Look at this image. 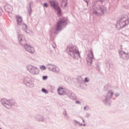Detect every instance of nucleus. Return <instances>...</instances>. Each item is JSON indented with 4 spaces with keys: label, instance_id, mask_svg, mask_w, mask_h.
I'll list each match as a JSON object with an SVG mask.
<instances>
[{
    "label": "nucleus",
    "instance_id": "35",
    "mask_svg": "<svg viewBox=\"0 0 129 129\" xmlns=\"http://www.w3.org/2000/svg\"><path fill=\"white\" fill-rule=\"evenodd\" d=\"M115 95L116 97H118V96H119V93H117L115 94Z\"/></svg>",
    "mask_w": 129,
    "mask_h": 129
},
{
    "label": "nucleus",
    "instance_id": "30",
    "mask_svg": "<svg viewBox=\"0 0 129 129\" xmlns=\"http://www.w3.org/2000/svg\"><path fill=\"white\" fill-rule=\"evenodd\" d=\"M43 6L45 7V8H48L49 6L48 5V3H45L43 4Z\"/></svg>",
    "mask_w": 129,
    "mask_h": 129
},
{
    "label": "nucleus",
    "instance_id": "13",
    "mask_svg": "<svg viewBox=\"0 0 129 129\" xmlns=\"http://www.w3.org/2000/svg\"><path fill=\"white\" fill-rule=\"evenodd\" d=\"M24 83L27 86V87H31V88L35 86L34 81L33 79L30 77H26L24 79Z\"/></svg>",
    "mask_w": 129,
    "mask_h": 129
},
{
    "label": "nucleus",
    "instance_id": "37",
    "mask_svg": "<svg viewBox=\"0 0 129 129\" xmlns=\"http://www.w3.org/2000/svg\"><path fill=\"white\" fill-rule=\"evenodd\" d=\"M81 119H82V120H83V123H85V120H84V119H83V118H81Z\"/></svg>",
    "mask_w": 129,
    "mask_h": 129
},
{
    "label": "nucleus",
    "instance_id": "7",
    "mask_svg": "<svg viewBox=\"0 0 129 129\" xmlns=\"http://www.w3.org/2000/svg\"><path fill=\"white\" fill-rule=\"evenodd\" d=\"M1 103L7 109H11V108H12V106L15 105L16 100L14 99L9 100L7 99H2L1 100Z\"/></svg>",
    "mask_w": 129,
    "mask_h": 129
},
{
    "label": "nucleus",
    "instance_id": "23",
    "mask_svg": "<svg viewBox=\"0 0 129 129\" xmlns=\"http://www.w3.org/2000/svg\"><path fill=\"white\" fill-rule=\"evenodd\" d=\"M106 66L107 68H110V62L108 61L105 62Z\"/></svg>",
    "mask_w": 129,
    "mask_h": 129
},
{
    "label": "nucleus",
    "instance_id": "21",
    "mask_svg": "<svg viewBox=\"0 0 129 129\" xmlns=\"http://www.w3.org/2000/svg\"><path fill=\"white\" fill-rule=\"evenodd\" d=\"M29 8H28V12H29V15H31V14H32V3L30 2L29 4Z\"/></svg>",
    "mask_w": 129,
    "mask_h": 129
},
{
    "label": "nucleus",
    "instance_id": "3",
    "mask_svg": "<svg viewBox=\"0 0 129 129\" xmlns=\"http://www.w3.org/2000/svg\"><path fill=\"white\" fill-rule=\"evenodd\" d=\"M16 32L17 34H18L17 38L20 44L22 46H24V48L26 51L29 52V53H30L31 54H34V53H35V49L31 45L26 44L27 40H26L25 37L22 35L20 34H21V30H17Z\"/></svg>",
    "mask_w": 129,
    "mask_h": 129
},
{
    "label": "nucleus",
    "instance_id": "27",
    "mask_svg": "<svg viewBox=\"0 0 129 129\" xmlns=\"http://www.w3.org/2000/svg\"><path fill=\"white\" fill-rule=\"evenodd\" d=\"M40 68L41 70H46V67L44 65L41 66Z\"/></svg>",
    "mask_w": 129,
    "mask_h": 129
},
{
    "label": "nucleus",
    "instance_id": "17",
    "mask_svg": "<svg viewBox=\"0 0 129 129\" xmlns=\"http://www.w3.org/2000/svg\"><path fill=\"white\" fill-rule=\"evenodd\" d=\"M35 118L37 121L44 122L45 120V117L40 115H36L35 116Z\"/></svg>",
    "mask_w": 129,
    "mask_h": 129
},
{
    "label": "nucleus",
    "instance_id": "19",
    "mask_svg": "<svg viewBox=\"0 0 129 129\" xmlns=\"http://www.w3.org/2000/svg\"><path fill=\"white\" fill-rule=\"evenodd\" d=\"M62 114L64 115V117L66 118V119H69V115L68 114H67V111L66 110L63 111Z\"/></svg>",
    "mask_w": 129,
    "mask_h": 129
},
{
    "label": "nucleus",
    "instance_id": "6",
    "mask_svg": "<svg viewBox=\"0 0 129 129\" xmlns=\"http://www.w3.org/2000/svg\"><path fill=\"white\" fill-rule=\"evenodd\" d=\"M129 24V18L127 15H122L117 21L116 28L117 30H121Z\"/></svg>",
    "mask_w": 129,
    "mask_h": 129
},
{
    "label": "nucleus",
    "instance_id": "22",
    "mask_svg": "<svg viewBox=\"0 0 129 129\" xmlns=\"http://www.w3.org/2000/svg\"><path fill=\"white\" fill-rule=\"evenodd\" d=\"M42 92H43V93H45V94H48L49 93V92L45 88H42L41 89Z\"/></svg>",
    "mask_w": 129,
    "mask_h": 129
},
{
    "label": "nucleus",
    "instance_id": "16",
    "mask_svg": "<svg viewBox=\"0 0 129 129\" xmlns=\"http://www.w3.org/2000/svg\"><path fill=\"white\" fill-rule=\"evenodd\" d=\"M85 83H84V80L82 77H80L78 78L77 85L79 88H81V89H84V85Z\"/></svg>",
    "mask_w": 129,
    "mask_h": 129
},
{
    "label": "nucleus",
    "instance_id": "4",
    "mask_svg": "<svg viewBox=\"0 0 129 129\" xmlns=\"http://www.w3.org/2000/svg\"><path fill=\"white\" fill-rule=\"evenodd\" d=\"M67 53L75 60L80 58V52L78 50V48L72 44H70L68 46Z\"/></svg>",
    "mask_w": 129,
    "mask_h": 129
},
{
    "label": "nucleus",
    "instance_id": "38",
    "mask_svg": "<svg viewBox=\"0 0 129 129\" xmlns=\"http://www.w3.org/2000/svg\"><path fill=\"white\" fill-rule=\"evenodd\" d=\"M83 126H86V124H83Z\"/></svg>",
    "mask_w": 129,
    "mask_h": 129
},
{
    "label": "nucleus",
    "instance_id": "34",
    "mask_svg": "<svg viewBox=\"0 0 129 129\" xmlns=\"http://www.w3.org/2000/svg\"><path fill=\"white\" fill-rule=\"evenodd\" d=\"M2 13H3V9L0 8V16H2Z\"/></svg>",
    "mask_w": 129,
    "mask_h": 129
},
{
    "label": "nucleus",
    "instance_id": "18",
    "mask_svg": "<svg viewBox=\"0 0 129 129\" xmlns=\"http://www.w3.org/2000/svg\"><path fill=\"white\" fill-rule=\"evenodd\" d=\"M4 9L7 13H12V11H13V7H12L11 5L8 4L4 6Z\"/></svg>",
    "mask_w": 129,
    "mask_h": 129
},
{
    "label": "nucleus",
    "instance_id": "26",
    "mask_svg": "<svg viewBox=\"0 0 129 129\" xmlns=\"http://www.w3.org/2000/svg\"><path fill=\"white\" fill-rule=\"evenodd\" d=\"M95 65L96 66V69L97 70H98V71H99V70H100V66H99L98 64L97 63H95Z\"/></svg>",
    "mask_w": 129,
    "mask_h": 129
},
{
    "label": "nucleus",
    "instance_id": "12",
    "mask_svg": "<svg viewBox=\"0 0 129 129\" xmlns=\"http://www.w3.org/2000/svg\"><path fill=\"white\" fill-rule=\"evenodd\" d=\"M95 58H94V55L93 54V51L92 50H90L89 51V53L87 55V62L88 65H90V66H92V63H94V60Z\"/></svg>",
    "mask_w": 129,
    "mask_h": 129
},
{
    "label": "nucleus",
    "instance_id": "15",
    "mask_svg": "<svg viewBox=\"0 0 129 129\" xmlns=\"http://www.w3.org/2000/svg\"><path fill=\"white\" fill-rule=\"evenodd\" d=\"M119 55L120 58L123 60H127L129 58V53H126L122 50V49L121 48V50L119 51Z\"/></svg>",
    "mask_w": 129,
    "mask_h": 129
},
{
    "label": "nucleus",
    "instance_id": "1",
    "mask_svg": "<svg viewBox=\"0 0 129 129\" xmlns=\"http://www.w3.org/2000/svg\"><path fill=\"white\" fill-rule=\"evenodd\" d=\"M103 3V0H93V9H95L93 11L94 15L96 16H102V15H104V12L106 11V8L100 5Z\"/></svg>",
    "mask_w": 129,
    "mask_h": 129
},
{
    "label": "nucleus",
    "instance_id": "14",
    "mask_svg": "<svg viewBox=\"0 0 129 129\" xmlns=\"http://www.w3.org/2000/svg\"><path fill=\"white\" fill-rule=\"evenodd\" d=\"M47 66V68L49 70V71H52L54 73H58L59 71V68L54 64H48Z\"/></svg>",
    "mask_w": 129,
    "mask_h": 129
},
{
    "label": "nucleus",
    "instance_id": "33",
    "mask_svg": "<svg viewBox=\"0 0 129 129\" xmlns=\"http://www.w3.org/2000/svg\"><path fill=\"white\" fill-rule=\"evenodd\" d=\"M52 46L53 48H54V49H55V48H56V44L55 43L52 44Z\"/></svg>",
    "mask_w": 129,
    "mask_h": 129
},
{
    "label": "nucleus",
    "instance_id": "11",
    "mask_svg": "<svg viewBox=\"0 0 129 129\" xmlns=\"http://www.w3.org/2000/svg\"><path fill=\"white\" fill-rule=\"evenodd\" d=\"M50 6L57 12V15L58 16H61L62 11H61V8L59 7V5L56 4L55 0H49Z\"/></svg>",
    "mask_w": 129,
    "mask_h": 129
},
{
    "label": "nucleus",
    "instance_id": "2",
    "mask_svg": "<svg viewBox=\"0 0 129 129\" xmlns=\"http://www.w3.org/2000/svg\"><path fill=\"white\" fill-rule=\"evenodd\" d=\"M66 25H67V20L64 19H61L57 22L55 27L52 28L50 31V39L51 41H54L55 39V34H54L57 35L58 32H60L62 30V28L66 27Z\"/></svg>",
    "mask_w": 129,
    "mask_h": 129
},
{
    "label": "nucleus",
    "instance_id": "28",
    "mask_svg": "<svg viewBox=\"0 0 129 129\" xmlns=\"http://www.w3.org/2000/svg\"><path fill=\"white\" fill-rule=\"evenodd\" d=\"M85 116L86 117H87V118H89V117H90V116H91V114H90V113H86Z\"/></svg>",
    "mask_w": 129,
    "mask_h": 129
},
{
    "label": "nucleus",
    "instance_id": "40",
    "mask_svg": "<svg viewBox=\"0 0 129 129\" xmlns=\"http://www.w3.org/2000/svg\"><path fill=\"white\" fill-rule=\"evenodd\" d=\"M0 129H2V128H1V127H0Z\"/></svg>",
    "mask_w": 129,
    "mask_h": 129
},
{
    "label": "nucleus",
    "instance_id": "25",
    "mask_svg": "<svg viewBox=\"0 0 129 129\" xmlns=\"http://www.w3.org/2000/svg\"><path fill=\"white\" fill-rule=\"evenodd\" d=\"M89 109V106L88 105H86L84 107V110H88Z\"/></svg>",
    "mask_w": 129,
    "mask_h": 129
},
{
    "label": "nucleus",
    "instance_id": "10",
    "mask_svg": "<svg viewBox=\"0 0 129 129\" xmlns=\"http://www.w3.org/2000/svg\"><path fill=\"white\" fill-rule=\"evenodd\" d=\"M27 69L28 71L33 75H38L39 73H40V70H39V68L32 64L27 66Z\"/></svg>",
    "mask_w": 129,
    "mask_h": 129
},
{
    "label": "nucleus",
    "instance_id": "5",
    "mask_svg": "<svg viewBox=\"0 0 129 129\" xmlns=\"http://www.w3.org/2000/svg\"><path fill=\"white\" fill-rule=\"evenodd\" d=\"M57 93L59 95H62L65 97H68L70 99H75L76 98V95L69 89L59 87L57 89Z\"/></svg>",
    "mask_w": 129,
    "mask_h": 129
},
{
    "label": "nucleus",
    "instance_id": "39",
    "mask_svg": "<svg viewBox=\"0 0 129 129\" xmlns=\"http://www.w3.org/2000/svg\"><path fill=\"white\" fill-rule=\"evenodd\" d=\"M86 3H87V4H88V1H86Z\"/></svg>",
    "mask_w": 129,
    "mask_h": 129
},
{
    "label": "nucleus",
    "instance_id": "20",
    "mask_svg": "<svg viewBox=\"0 0 129 129\" xmlns=\"http://www.w3.org/2000/svg\"><path fill=\"white\" fill-rule=\"evenodd\" d=\"M67 4H68V0H62L61 6L66 7H67Z\"/></svg>",
    "mask_w": 129,
    "mask_h": 129
},
{
    "label": "nucleus",
    "instance_id": "32",
    "mask_svg": "<svg viewBox=\"0 0 129 129\" xmlns=\"http://www.w3.org/2000/svg\"><path fill=\"white\" fill-rule=\"evenodd\" d=\"M74 121H75V122H76V123H75V124H76V123H78L79 124V122H80L79 121H78L75 119L74 120Z\"/></svg>",
    "mask_w": 129,
    "mask_h": 129
},
{
    "label": "nucleus",
    "instance_id": "8",
    "mask_svg": "<svg viewBox=\"0 0 129 129\" xmlns=\"http://www.w3.org/2000/svg\"><path fill=\"white\" fill-rule=\"evenodd\" d=\"M16 19L17 20L18 25L19 26H21L23 31H24V32L27 33V34H30L29 32H28V29L29 28L28 25L25 23L22 24V22H23V18L19 16H16Z\"/></svg>",
    "mask_w": 129,
    "mask_h": 129
},
{
    "label": "nucleus",
    "instance_id": "9",
    "mask_svg": "<svg viewBox=\"0 0 129 129\" xmlns=\"http://www.w3.org/2000/svg\"><path fill=\"white\" fill-rule=\"evenodd\" d=\"M113 96V92L110 90L108 92L107 95L104 96L103 98L102 102L105 105H109L110 104V99Z\"/></svg>",
    "mask_w": 129,
    "mask_h": 129
},
{
    "label": "nucleus",
    "instance_id": "29",
    "mask_svg": "<svg viewBox=\"0 0 129 129\" xmlns=\"http://www.w3.org/2000/svg\"><path fill=\"white\" fill-rule=\"evenodd\" d=\"M43 80H47L48 79V76H44L42 77Z\"/></svg>",
    "mask_w": 129,
    "mask_h": 129
},
{
    "label": "nucleus",
    "instance_id": "24",
    "mask_svg": "<svg viewBox=\"0 0 129 129\" xmlns=\"http://www.w3.org/2000/svg\"><path fill=\"white\" fill-rule=\"evenodd\" d=\"M84 81V83L86 82V83H88V82L90 81V79H89V78L86 77L85 78V80Z\"/></svg>",
    "mask_w": 129,
    "mask_h": 129
},
{
    "label": "nucleus",
    "instance_id": "31",
    "mask_svg": "<svg viewBox=\"0 0 129 129\" xmlns=\"http://www.w3.org/2000/svg\"><path fill=\"white\" fill-rule=\"evenodd\" d=\"M76 103L77 104H81V102H80V101L77 100L76 101Z\"/></svg>",
    "mask_w": 129,
    "mask_h": 129
},
{
    "label": "nucleus",
    "instance_id": "36",
    "mask_svg": "<svg viewBox=\"0 0 129 129\" xmlns=\"http://www.w3.org/2000/svg\"><path fill=\"white\" fill-rule=\"evenodd\" d=\"M79 125L82 126L83 125V124L82 123H80V122L79 123Z\"/></svg>",
    "mask_w": 129,
    "mask_h": 129
}]
</instances>
